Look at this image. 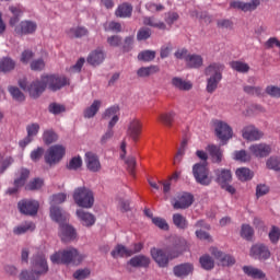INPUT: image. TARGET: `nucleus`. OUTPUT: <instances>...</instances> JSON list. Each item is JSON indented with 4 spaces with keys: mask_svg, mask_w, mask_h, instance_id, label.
Returning a JSON list of instances; mask_svg holds the SVG:
<instances>
[{
    "mask_svg": "<svg viewBox=\"0 0 280 280\" xmlns=\"http://www.w3.org/2000/svg\"><path fill=\"white\" fill-rule=\"evenodd\" d=\"M19 84L23 91L30 93L31 97H40L45 89H49V91H60V89L69 84V80L60 74H44L40 80L30 83L27 80L23 79Z\"/></svg>",
    "mask_w": 280,
    "mask_h": 280,
    "instance_id": "nucleus-1",
    "label": "nucleus"
},
{
    "mask_svg": "<svg viewBox=\"0 0 280 280\" xmlns=\"http://www.w3.org/2000/svg\"><path fill=\"white\" fill-rule=\"evenodd\" d=\"M67 200L66 194H57L51 197L50 200V218L54 222H58L59 224V237L61 242L67 244V242H71V225L67 223L69 220V214L65 212L60 207L56 205H62Z\"/></svg>",
    "mask_w": 280,
    "mask_h": 280,
    "instance_id": "nucleus-2",
    "label": "nucleus"
},
{
    "mask_svg": "<svg viewBox=\"0 0 280 280\" xmlns=\"http://www.w3.org/2000/svg\"><path fill=\"white\" fill-rule=\"evenodd\" d=\"M32 271L23 270L20 273V280H37L40 275H47L49 266L47 265V258L45 255H36L32 258L31 265Z\"/></svg>",
    "mask_w": 280,
    "mask_h": 280,
    "instance_id": "nucleus-3",
    "label": "nucleus"
},
{
    "mask_svg": "<svg viewBox=\"0 0 280 280\" xmlns=\"http://www.w3.org/2000/svg\"><path fill=\"white\" fill-rule=\"evenodd\" d=\"M223 66L220 63H212L206 68L207 75V92L214 93L220 82H222Z\"/></svg>",
    "mask_w": 280,
    "mask_h": 280,
    "instance_id": "nucleus-4",
    "label": "nucleus"
},
{
    "mask_svg": "<svg viewBox=\"0 0 280 280\" xmlns=\"http://www.w3.org/2000/svg\"><path fill=\"white\" fill-rule=\"evenodd\" d=\"M73 198L75 205L82 209H93V205H95V194L86 187L77 188Z\"/></svg>",
    "mask_w": 280,
    "mask_h": 280,
    "instance_id": "nucleus-5",
    "label": "nucleus"
},
{
    "mask_svg": "<svg viewBox=\"0 0 280 280\" xmlns=\"http://www.w3.org/2000/svg\"><path fill=\"white\" fill-rule=\"evenodd\" d=\"M67 154V148L61 144L51 145L44 155V159L48 165H56V163H60L65 155Z\"/></svg>",
    "mask_w": 280,
    "mask_h": 280,
    "instance_id": "nucleus-6",
    "label": "nucleus"
},
{
    "mask_svg": "<svg viewBox=\"0 0 280 280\" xmlns=\"http://www.w3.org/2000/svg\"><path fill=\"white\" fill-rule=\"evenodd\" d=\"M192 174L199 185H211V177H209V168H207V162L195 164L192 166Z\"/></svg>",
    "mask_w": 280,
    "mask_h": 280,
    "instance_id": "nucleus-7",
    "label": "nucleus"
},
{
    "mask_svg": "<svg viewBox=\"0 0 280 280\" xmlns=\"http://www.w3.org/2000/svg\"><path fill=\"white\" fill-rule=\"evenodd\" d=\"M141 132H143V124L139 118H131L127 124V137L137 143L141 139Z\"/></svg>",
    "mask_w": 280,
    "mask_h": 280,
    "instance_id": "nucleus-8",
    "label": "nucleus"
},
{
    "mask_svg": "<svg viewBox=\"0 0 280 280\" xmlns=\"http://www.w3.org/2000/svg\"><path fill=\"white\" fill-rule=\"evenodd\" d=\"M214 132L222 143H226L233 137V129L222 120L214 121Z\"/></svg>",
    "mask_w": 280,
    "mask_h": 280,
    "instance_id": "nucleus-9",
    "label": "nucleus"
},
{
    "mask_svg": "<svg viewBox=\"0 0 280 280\" xmlns=\"http://www.w3.org/2000/svg\"><path fill=\"white\" fill-rule=\"evenodd\" d=\"M39 203L36 200L24 199L18 203V209L24 215H36L38 213Z\"/></svg>",
    "mask_w": 280,
    "mask_h": 280,
    "instance_id": "nucleus-10",
    "label": "nucleus"
},
{
    "mask_svg": "<svg viewBox=\"0 0 280 280\" xmlns=\"http://www.w3.org/2000/svg\"><path fill=\"white\" fill-rule=\"evenodd\" d=\"M172 205L174 209H189L194 205V195L182 192L172 201Z\"/></svg>",
    "mask_w": 280,
    "mask_h": 280,
    "instance_id": "nucleus-11",
    "label": "nucleus"
},
{
    "mask_svg": "<svg viewBox=\"0 0 280 280\" xmlns=\"http://www.w3.org/2000/svg\"><path fill=\"white\" fill-rule=\"evenodd\" d=\"M150 255L153 261H155L160 268H167V265L170 264V256H167L165 250L159 247H152Z\"/></svg>",
    "mask_w": 280,
    "mask_h": 280,
    "instance_id": "nucleus-12",
    "label": "nucleus"
},
{
    "mask_svg": "<svg viewBox=\"0 0 280 280\" xmlns=\"http://www.w3.org/2000/svg\"><path fill=\"white\" fill-rule=\"evenodd\" d=\"M242 137L246 141H259L264 138V131L259 130L254 125H247L242 130Z\"/></svg>",
    "mask_w": 280,
    "mask_h": 280,
    "instance_id": "nucleus-13",
    "label": "nucleus"
},
{
    "mask_svg": "<svg viewBox=\"0 0 280 280\" xmlns=\"http://www.w3.org/2000/svg\"><path fill=\"white\" fill-rule=\"evenodd\" d=\"M272 152V148L266 143H254L249 147V153L257 159H264Z\"/></svg>",
    "mask_w": 280,
    "mask_h": 280,
    "instance_id": "nucleus-14",
    "label": "nucleus"
},
{
    "mask_svg": "<svg viewBox=\"0 0 280 280\" xmlns=\"http://www.w3.org/2000/svg\"><path fill=\"white\" fill-rule=\"evenodd\" d=\"M257 5H259V0H252L250 2L235 0L230 2V8L241 10L242 12H253V10H257Z\"/></svg>",
    "mask_w": 280,
    "mask_h": 280,
    "instance_id": "nucleus-15",
    "label": "nucleus"
},
{
    "mask_svg": "<svg viewBox=\"0 0 280 280\" xmlns=\"http://www.w3.org/2000/svg\"><path fill=\"white\" fill-rule=\"evenodd\" d=\"M37 25L32 21H22L19 25L15 26L14 32L20 36H25L27 34H34L37 30Z\"/></svg>",
    "mask_w": 280,
    "mask_h": 280,
    "instance_id": "nucleus-16",
    "label": "nucleus"
},
{
    "mask_svg": "<svg viewBox=\"0 0 280 280\" xmlns=\"http://www.w3.org/2000/svg\"><path fill=\"white\" fill-rule=\"evenodd\" d=\"M85 164L90 172H100L102 170V163L100 162V156L93 152L85 153Z\"/></svg>",
    "mask_w": 280,
    "mask_h": 280,
    "instance_id": "nucleus-17",
    "label": "nucleus"
},
{
    "mask_svg": "<svg viewBox=\"0 0 280 280\" xmlns=\"http://www.w3.org/2000/svg\"><path fill=\"white\" fill-rule=\"evenodd\" d=\"M30 177V171H27V168H22L20 171V177H18L14 180V186L8 189V194L10 196L16 194L19 191V189H21V187H23V185H25V182L27 180V178Z\"/></svg>",
    "mask_w": 280,
    "mask_h": 280,
    "instance_id": "nucleus-18",
    "label": "nucleus"
},
{
    "mask_svg": "<svg viewBox=\"0 0 280 280\" xmlns=\"http://www.w3.org/2000/svg\"><path fill=\"white\" fill-rule=\"evenodd\" d=\"M104 119H109L108 128H115L119 121V107L117 105L108 107L104 113Z\"/></svg>",
    "mask_w": 280,
    "mask_h": 280,
    "instance_id": "nucleus-19",
    "label": "nucleus"
},
{
    "mask_svg": "<svg viewBox=\"0 0 280 280\" xmlns=\"http://www.w3.org/2000/svg\"><path fill=\"white\" fill-rule=\"evenodd\" d=\"M249 255L254 257V259H268L270 257V250H268V247L265 245L257 244L250 248Z\"/></svg>",
    "mask_w": 280,
    "mask_h": 280,
    "instance_id": "nucleus-20",
    "label": "nucleus"
},
{
    "mask_svg": "<svg viewBox=\"0 0 280 280\" xmlns=\"http://www.w3.org/2000/svg\"><path fill=\"white\" fill-rule=\"evenodd\" d=\"M211 254L220 261L221 266H233L235 264V258L233 256L226 255L215 247L211 249Z\"/></svg>",
    "mask_w": 280,
    "mask_h": 280,
    "instance_id": "nucleus-21",
    "label": "nucleus"
},
{
    "mask_svg": "<svg viewBox=\"0 0 280 280\" xmlns=\"http://www.w3.org/2000/svg\"><path fill=\"white\" fill-rule=\"evenodd\" d=\"M214 174L217 176V182L219 185H221V187H226V185H229L233 178L231 171L224 168L217 170Z\"/></svg>",
    "mask_w": 280,
    "mask_h": 280,
    "instance_id": "nucleus-22",
    "label": "nucleus"
},
{
    "mask_svg": "<svg viewBox=\"0 0 280 280\" xmlns=\"http://www.w3.org/2000/svg\"><path fill=\"white\" fill-rule=\"evenodd\" d=\"M77 217L83 226H93L95 224V214L86 212L82 209L77 210Z\"/></svg>",
    "mask_w": 280,
    "mask_h": 280,
    "instance_id": "nucleus-23",
    "label": "nucleus"
},
{
    "mask_svg": "<svg viewBox=\"0 0 280 280\" xmlns=\"http://www.w3.org/2000/svg\"><path fill=\"white\" fill-rule=\"evenodd\" d=\"M243 272L247 277H250L252 279H259V280H266V273L257 267L254 266H244Z\"/></svg>",
    "mask_w": 280,
    "mask_h": 280,
    "instance_id": "nucleus-24",
    "label": "nucleus"
},
{
    "mask_svg": "<svg viewBox=\"0 0 280 280\" xmlns=\"http://www.w3.org/2000/svg\"><path fill=\"white\" fill-rule=\"evenodd\" d=\"M9 10L11 14H13V16L9 21V25H11V27H14V25L19 23V20L21 19V16H23L25 9H23L21 4H15V5L9 7Z\"/></svg>",
    "mask_w": 280,
    "mask_h": 280,
    "instance_id": "nucleus-25",
    "label": "nucleus"
},
{
    "mask_svg": "<svg viewBox=\"0 0 280 280\" xmlns=\"http://www.w3.org/2000/svg\"><path fill=\"white\" fill-rule=\"evenodd\" d=\"M50 261L52 264H69L71 261V250L55 253L50 256Z\"/></svg>",
    "mask_w": 280,
    "mask_h": 280,
    "instance_id": "nucleus-26",
    "label": "nucleus"
},
{
    "mask_svg": "<svg viewBox=\"0 0 280 280\" xmlns=\"http://www.w3.org/2000/svg\"><path fill=\"white\" fill-rule=\"evenodd\" d=\"M128 264L132 266V268H148V266H150V257L138 255L132 257Z\"/></svg>",
    "mask_w": 280,
    "mask_h": 280,
    "instance_id": "nucleus-27",
    "label": "nucleus"
},
{
    "mask_svg": "<svg viewBox=\"0 0 280 280\" xmlns=\"http://www.w3.org/2000/svg\"><path fill=\"white\" fill-rule=\"evenodd\" d=\"M194 272V265L187 262L174 267L175 277H187Z\"/></svg>",
    "mask_w": 280,
    "mask_h": 280,
    "instance_id": "nucleus-28",
    "label": "nucleus"
},
{
    "mask_svg": "<svg viewBox=\"0 0 280 280\" xmlns=\"http://www.w3.org/2000/svg\"><path fill=\"white\" fill-rule=\"evenodd\" d=\"M100 108H102V101L94 100L93 103L84 109L83 115L85 119H92V117H95L100 112Z\"/></svg>",
    "mask_w": 280,
    "mask_h": 280,
    "instance_id": "nucleus-29",
    "label": "nucleus"
},
{
    "mask_svg": "<svg viewBox=\"0 0 280 280\" xmlns=\"http://www.w3.org/2000/svg\"><path fill=\"white\" fill-rule=\"evenodd\" d=\"M235 175L242 183H246L247 180H253L255 173L248 167H238L235 171Z\"/></svg>",
    "mask_w": 280,
    "mask_h": 280,
    "instance_id": "nucleus-30",
    "label": "nucleus"
},
{
    "mask_svg": "<svg viewBox=\"0 0 280 280\" xmlns=\"http://www.w3.org/2000/svg\"><path fill=\"white\" fill-rule=\"evenodd\" d=\"M172 84L175 89H178V91H191V89H194V83H191V81L178 77L172 79Z\"/></svg>",
    "mask_w": 280,
    "mask_h": 280,
    "instance_id": "nucleus-31",
    "label": "nucleus"
},
{
    "mask_svg": "<svg viewBox=\"0 0 280 280\" xmlns=\"http://www.w3.org/2000/svg\"><path fill=\"white\" fill-rule=\"evenodd\" d=\"M104 51H102V49H96L89 55L88 62L89 65H92V67H97V65L104 62Z\"/></svg>",
    "mask_w": 280,
    "mask_h": 280,
    "instance_id": "nucleus-32",
    "label": "nucleus"
},
{
    "mask_svg": "<svg viewBox=\"0 0 280 280\" xmlns=\"http://www.w3.org/2000/svg\"><path fill=\"white\" fill-rule=\"evenodd\" d=\"M174 119H176V112L174 110L162 113L158 116V121L164 124V126H167V128H172Z\"/></svg>",
    "mask_w": 280,
    "mask_h": 280,
    "instance_id": "nucleus-33",
    "label": "nucleus"
},
{
    "mask_svg": "<svg viewBox=\"0 0 280 280\" xmlns=\"http://www.w3.org/2000/svg\"><path fill=\"white\" fill-rule=\"evenodd\" d=\"M206 150L211 156L213 163H220L222 161V149H220V147L215 144H209Z\"/></svg>",
    "mask_w": 280,
    "mask_h": 280,
    "instance_id": "nucleus-34",
    "label": "nucleus"
},
{
    "mask_svg": "<svg viewBox=\"0 0 280 280\" xmlns=\"http://www.w3.org/2000/svg\"><path fill=\"white\" fill-rule=\"evenodd\" d=\"M185 250H187V241H185V238H178V241L175 243L173 247V253H171V259H174L179 255H183Z\"/></svg>",
    "mask_w": 280,
    "mask_h": 280,
    "instance_id": "nucleus-35",
    "label": "nucleus"
},
{
    "mask_svg": "<svg viewBox=\"0 0 280 280\" xmlns=\"http://www.w3.org/2000/svg\"><path fill=\"white\" fill-rule=\"evenodd\" d=\"M132 253L130 249L124 245H117L113 250H112V257L114 259H119V257H131Z\"/></svg>",
    "mask_w": 280,
    "mask_h": 280,
    "instance_id": "nucleus-36",
    "label": "nucleus"
},
{
    "mask_svg": "<svg viewBox=\"0 0 280 280\" xmlns=\"http://www.w3.org/2000/svg\"><path fill=\"white\" fill-rule=\"evenodd\" d=\"M132 15V5L128 3L120 4L116 10V16L119 19H128Z\"/></svg>",
    "mask_w": 280,
    "mask_h": 280,
    "instance_id": "nucleus-37",
    "label": "nucleus"
},
{
    "mask_svg": "<svg viewBox=\"0 0 280 280\" xmlns=\"http://www.w3.org/2000/svg\"><path fill=\"white\" fill-rule=\"evenodd\" d=\"M16 67V62L12 60L10 57H4L0 59V71L2 73H8V71H12Z\"/></svg>",
    "mask_w": 280,
    "mask_h": 280,
    "instance_id": "nucleus-38",
    "label": "nucleus"
},
{
    "mask_svg": "<svg viewBox=\"0 0 280 280\" xmlns=\"http://www.w3.org/2000/svg\"><path fill=\"white\" fill-rule=\"evenodd\" d=\"M36 229V225L34 222H25L16 228L13 229L14 235H23L24 233H27V231H34Z\"/></svg>",
    "mask_w": 280,
    "mask_h": 280,
    "instance_id": "nucleus-39",
    "label": "nucleus"
},
{
    "mask_svg": "<svg viewBox=\"0 0 280 280\" xmlns=\"http://www.w3.org/2000/svg\"><path fill=\"white\" fill-rule=\"evenodd\" d=\"M234 161H240V163H248L253 159L252 153L246 152V150L235 151Z\"/></svg>",
    "mask_w": 280,
    "mask_h": 280,
    "instance_id": "nucleus-40",
    "label": "nucleus"
},
{
    "mask_svg": "<svg viewBox=\"0 0 280 280\" xmlns=\"http://www.w3.org/2000/svg\"><path fill=\"white\" fill-rule=\"evenodd\" d=\"M186 65H188L192 69H197V67H202V57L200 55H189L188 57H186Z\"/></svg>",
    "mask_w": 280,
    "mask_h": 280,
    "instance_id": "nucleus-41",
    "label": "nucleus"
},
{
    "mask_svg": "<svg viewBox=\"0 0 280 280\" xmlns=\"http://www.w3.org/2000/svg\"><path fill=\"white\" fill-rule=\"evenodd\" d=\"M153 73H159V67L150 66V67H142L137 71L139 78H148L149 75H153Z\"/></svg>",
    "mask_w": 280,
    "mask_h": 280,
    "instance_id": "nucleus-42",
    "label": "nucleus"
},
{
    "mask_svg": "<svg viewBox=\"0 0 280 280\" xmlns=\"http://www.w3.org/2000/svg\"><path fill=\"white\" fill-rule=\"evenodd\" d=\"M199 264L203 270H212V268L215 266V261H213V258L209 255H203L199 258Z\"/></svg>",
    "mask_w": 280,
    "mask_h": 280,
    "instance_id": "nucleus-43",
    "label": "nucleus"
},
{
    "mask_svg": "<svg viewBox=\"0 0 280 280\" xmlns=\"http://www.w3.org/2000/svg\"><path fill=\"white\" fill-rule=\"evenodd\" d=\"M43 141L46 145H51V143H56V141H58V135H56L51 129L45 130L43 133Z\"/></svg>",
    "mask_w": 280,
    "mask_h": 280,
    "instance_id": "nucleus-44",
    "label": "nucleus"
},
{
    "mask_svg": "<svg viewBox=\"0 0 280 280\" xmlns=\"http://www.w3.org/2000/svg\"><path fill=\"white\" fill-rule=\"evenodd\" d=\"M143 24L149 25L150 27H156L158 30H166L167 27L163 22L156 21L154 18H144Z\"/></svg>",
    "mask_w": 280,
    "mask_h": 280,
    "instance_id": "nucleus-45",
    "label": "nucleus"
},
{
    "mask_svg": "<svg viewBox=\"0 0 280 280\" xmlns=\"http://www.w3.org/2000/svg\"><path fill=\"white\" fill-rule=\"evenodd\" d=\"M27 137L34 139L40 132V125L38 122H31L26 126Z\"/></svg>",
    "mask_w": 280,
    "mask_h": 280,
    "instance_id": "nucleus-46",
    "label": "nucleus"
},
{
    "mask_svg": "<svg viewBox=\"0 0 280 280\" xmlns=\"http://www.w3.org/2000/svg\"><path fill=\"white\" fill-rule=\"evenodd\" d=\"M230 65H231V68L234 71H238V73H247V71L250 69L248 63L244 61H232Z\"/></svg>",
    "mask_w": 280,
    "mask_h": 280,
    "instance_id": "nucleus-47",
    "label": "nucleus"
},
{
    "mask_svg": "<svg viewBox=\"0 0 280 280\" xmlns=\"http://www.w3.org/2000/svg\"><path fill=\"white\" fill-rule=\"evenodd\" d=\"M156 58V52L154 50H143L138 55V60L143 62H150Z\"/></svg>",
    "mask_w": 280,
    "mask_h": 280,
    "instance_id": "nucleus-48",
    "label": "nucleus"
},
{
    "mask_svg": "<svg viewBox=\"0 0 280 280\" xmlns=\"http://www.w3.org/2000/svg\"><path fill=\"white\" fill-rule=\"evenodd\" d=\"M173 223L177 229H186L187 228V219L183 217L180 213H175L173 215Z\"/></svg>",
    "mask_w": 280,
    "mask_h": 280,
    "instance_id": "nucleus-49",
    "label": "nucleus"
},
{
    "mask_svg": "<svg viewBox=\"0 0 280 280\" xmlns=\"http://www.w3.org/2000/svg\"><path fill=\"white\" fill-rule=\"evenodd\" d=\"M9 93L15 102H23L25 100V95L16 86H9Z\"/></svg>",
    "mask_w": 280,
    "mask_h": 280,
    "instance_id": "nucleus-50",
    "label": "nucleus"
},
{
    "mask_svg": "<svg viewBox=\"0 0 280 280\" xmlns=\"http://www.w3.org/2000/svg\"><path fill=\"white\" fill-rule=\"evenodd\" d=\"M255 234V231L253 228L248 224H243L241 229V236L244 237V240H252L253 235Z\"/></svg>",
    "mask_w": 280,
    "mask_h": 280,
    "instance_id": "nucleus-51",
    "label": "nucleus"
},
{
    "mask_svg": "<svg viewBox=\"0 0 280 280\" xmlns=\"http://www.w3.org/2000/svg\"><path fill=\"white\" fill-rule=\"evenodd\" d=\"M268 170H275L276 172L280 171V158L271 156L267 160Z\"/></svg>",
    "mask_w": 280,
    "mask_h": 280,
    "instance_id": "nucleus-52",
    "label": "nucleus"
},
{
    "mask_svg": "<svg viewBox=\"0 0 280 280\" xmlns=\"http://www.w3.org/2000/svg\"><path fill=\"white\" fill-rule=\"evenodd\" d=\"M84 260V255L79 254L78 249H71V264L72 266H79Z\"/></svg>",
    "mask_w": 280,
    "mask_h": 280,
    "instance_id": "nucleus-53",
    "label": "nucleus"
},
{
    "mask_svg": "<svg viewBox=\"0 0 280 280\" xmlns=\"http://www.w3.org/2000/svg\"><path fill=\"white\" fill-rule=\"evenodd\" d=\"M152 222L155 226H158V229H161L162 231H168L170 230V225L167 224V221H165V219L163 218H152Z\"/></svg>",
    "mask_w": 280,
    "mask_h": 280,
    "instance_id": "nucleus-54",
    "label": "nucleus"
},
{
    "mask_svg": "<svg viewBox=\"0 0 280 280\" xmlns=\"http://www.w3.org/2000/svg\"><path fill=\"white\" fill-rule=\"evenodd\" d=\"M48 110L52 115H60V113H65V110H67V109L65 108V105H60L58 103H51L48 106Z\"/></svg>",
    "mask_w": 280,
    "mask_h": 280,
    "instance_id": "nucleus-55",
    "label": "nucleus"
},
{
    "mask_svg": "<svg viewBox=\"0 0 280 280\" xmlns=\"http://www.w3.org/2000/svg\"><path fill=\"white\" fill-rule=\"evenodd\" d=\"M269 240L272 244H277L280 240V229L277 226H272L269 231Z\"/></svg>",
    "mask_w": 280,
    "mask_h": 280,
    "instance_id": "nucleus-56",
    "label": "nucleus"
},
{
    "mask_svg": "<svg viewBox=\"0 0 280 280\" xmlns=\"http://www.w3.org/2000/svg\"><path fill=\"white\" fill-rule=\"evenodd\" d=\"M267 95H270V97H276L277 100L280 98V86L277 85H269L266 88Z\"/></svg>",
    "mask_w": 280,
    "mask_h": 280,
    "instance_id": "nucleus-57",
    "label": "nucleus"
},
{
    "mask_svg": "<svg viewBox=\"0 0 280 280\" xmlns=\"http://www.w3.org/2000/svg\"><path fill=\"white\" fill-rule=\"evenodd\" d=\"M91 276V270L89 268L85 269H79L73 273L74 279L77 280H83L88 279V277Z\"/></svg>",
    "mask_w": 280,
    "mask_h": 280,
    "instance_id": "nucleus-58",
    "label": "nucleus"
},
{
    "mask_svg": "<svg viewBox=\"0 0 280 280\" xmlns=\"http://www.w3.org/2000/svg\"><path fill=\"white\" fill-rule=\"evenodd\" d=\"M104 28L105 32H121V24L117 22H106Z\"/></svg>",
    "mask_w": 280,
    "mask_h": 280,
    "instance_id": "nucleus-59",
    "label": "nucleus"
},
{
    "mask_svg": "<svg viewBox=\"0 0 280 280\" xmlns=\"http://www.w3.org/2000/svg\"><path fill=\"white\" fill-rule=\"evenodd\" d=\"M44 185V182L43 179L40 178H35L33 179L32 182H30L27 185H26V189L31 190V191H34V189H40V187H43Z\"/></svg>",
    "mask_w": 280,
    "mask_h": 280,
    "instance_id": "nucleus-60",
    "label": "nucleus"
},
{
    "mask_svg": "<svg viewBox=\"0 0 280 280\" xmlns=\"http://www.w3.org/2000/svg\"><path fill=\"white\" fill-rule=\"evenodd\" d=\"M31 69L32 71H43L45 69V60L42 58L33 60L31 62Z\"/></svg>",
    "mask_w": 280,
    "mask_h": 280,
    "instance_id": "nucleus-61",
    "label": "nucleus"
},
{
    "mask_svg": "<svg viewBox=\"0 0 280 280\" xmlns=\"http://www.w3.org/2000/svg\"><path fill=\"white\" fill-rule=\"evenodd\" d=\"M152 36V32L148 27H142L139 30L137 38L138 40H148Z\"/></svg>",
    "mask_w": 280,
    "mask_h": 280,
    "instance_id": "nucleus-62",
    "label": "nucleus"
},
{
    "mask_svg": "<svg viewBox=\"0 0 280 280\" xmlns=\"http://www.w3.org/2000/svg\"><path fill=\"white\" fill-rule=\"evenodd\" d=\"M32 58H34V52L32 50H24L20 60L23 65H27Z\"/></svg>",
    "mask_w": 280,
    "mask_h": 280,
    "instance_id": "nucleus-63",
    "label": "nucleus"
},
{
    "mask_svg": "<svg viewBox=\"0 0 280 280\" xmlns=\"http://www.w3.org/2000/svg\"><path fill=\"white\" fill-rule=\"evenodd\" d=\"M82 156L77 155L71 159V170H80L82 167Z\"/></svg>",
    "mask_w": 280,
    "mask_h": 280,
    "instance_id": "nucleus-64",
    "label": "nucleus"
}]
</instances>
